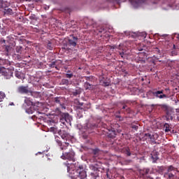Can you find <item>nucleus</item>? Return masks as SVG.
<instances>
[{
  "label": "nucleus",
  "instance_id": "obj_1",
  "mask_svg": "<svg viewBox=\"0 0 179 179\" xmlns=\"http://www.w3.org/2000/svg\"><path fill=\"white\" fill-rule=\"evenodd\" d=\"M78 40L79 38H78V36H75L74 35H70L68 38L67 43L64 47V50H67V51H69V50L75 48V47H76V45L78 44Z\"/></svg>",
  "mask_w": 179,
  "mask_h": 179
},
{
  "label": "nucleus",
  "instance_id": "obj_2",
  "mask_svg": "<svg viewBox=\"0 0 179 179\" xmlns=\"http://www.w3.org/2000/svg\"><path fill=\"white\" fill-rule=\"evenodd\" d=\"M56 114L57 115H60V122L65 125L66 122L67 124H69L71 122V120H72V117L69 115V113H62L59 108H56Z\"/></svg>",
  "mask_w": 179,
  "mask_h": 179
},
{
  "label": "nucleus",
  "instance_id": "obj_3",
  "mask_svg": "<svg viewBox=\"0 0 179 179\" xmlns=\"http://www.w3.org/2000/svg\"><path fill=\"white\" fill-rule=\"evenodd\" d=\"M14 71L15 68L13 66H10L7 69L0 68V73H1V75L4 76L6 79H10V78H13Z\"/></svg>",
  "mask_w": 179,
  "mask_h": 179
},
{
  "label": "nucleus",
  "instance_id": "obj_4",
  "mask_svg": "<svg viewBox=\"0 0 179 179\" xmlns=\"http://www.w3.org/2000/svg\"><path fill=\"white\" fill-rule=\"evenodd\" d=\"M55 141L59 148H60L61 150H66L68 149V147L69 146V143H62V141H61V138H59L58 136H55Z\"/></svg>",
  "mask_w": 179,
  "mask_h": 179
},
{
  "label": "nucleus",
  "instance_id": "obj_5",
  "mask_svg": "<svg viewBox=\"0 0 179 179\" xmlns=\"http://www.w3.org/2000/svg\"><path fill=\"white\" fill-rule=\"evenodd\" d=\"M53 103L56 104V106H59L61 108H64L65 110V99L61 96H57L53 99Z\"/></svg>",
  "mask_w": 179,
  "mask_h": 179
},
{
  "label": "nucleus",
  "instance_id": "obj_6",
  "mask_svg": "<svg viewBox=\"0 0 179 179\" xmlns=\"http://www.w3.org/2000/svg\"><path fill=\"white\" fill-rule=\"evenodd\" d=\"M75 157V152L73 151H70L69 152H63L62 155V159L64 160H73Z\"/></svg>",
  "mask_w": 179,
  "mask_h": 179
},
{
  "label": "nucleus",
  "instance_id": "obj_7",
  "mask_svg": "<svg viewBox=\"0 0 179 179\" xmlns=\"http://www.w3.org/2000/svg\"><path fill=\"white\" fill-rule=\"evenodd\" d=\"M149 173H150V169L144 168L139 170V176L141 178L145 179L149 176Z\"/></svg>",
  "mask_w": 179,
  "mask_h": 179
},
{
  "label": "nucleus",
  "instance_id": "obj_8",
  "mask_svg": "<svg viewBox=\"0 0 179 179\" xmlns=\"http://www.w3.org/2000/svg\"><path fill=\"white\" fill-rule=\"evenodd\" d=\"M58 134L64 141H68L71 138V135L66 130H60Z\"/></svg>",
  "mask_w": 179,
  "mask_h": 179
},
{
  "label": "nucleus",
  "instance_id": "obj_9",
  "mask_svg": "<svg viewBox=\"0 0 179 179\" xmlns=\"http://www.w3.org/2000/svg\"><path fill=\"white\" fill-rule=\"evenodd\" d=\"M0 65L1 67L0 68H4V69H6L8 68H10V62L8 59H4L0 57Z\"/></svg>",
  "mask_w": 179,
  "mask_h": 179
},
{
  "label": "nucleus",
  "instance_id": "obj_10",
  "mask_svg": "<svg viewBox=\"0 0 179 179\" xmlns=\"http://www.w3.org/2000/svg\"><path fill=\"white\" fill-rule=\"evenodd\" d=\"M17 90L21 94H29V93H31L30 90H29L28 87L20 86L18 87Z\"/></svg>",
  "mask_w": 179,
  "mask_h": 179
},
{
  "label": "nucleus",
  "instance_id": "obj_11",
  "mask_svg": "<svg viewBox=\"0 0 179 179\" xmlns=\"http://www.w3.org/2000/svg\"><path fill=\"white\" fill-rule=\"evenodd\" d=\"M151 159H152V163H156L159 160V152L154 150L151 152Z\"/></svg>",
  "mask_w": 179,
  "mask_h": 179
},
{
  "label": "nucleus",
  "instance_id": "obj_12",
  "mask_svg": "<svg viewBox=\"0 0 179 179\" xmlns=\"http://www.w3.org/2000/svg\"><path fill=\"white\" fill-rule=\"evenodd\" d=\"M110 3H120V2H124L125 0H107ZM139 3H145L146 0H137Z\"/></svg>",
  "mask_w": 179,
  "mask_h": 179
},
{
  "label": "nucleus",
  "instance_id": "obj_13",
  "mask_svg": "<svg viewBox=\"0 0 179 179\" xmlns=\"http://www.w3.org/2000/svg\"><path fill=\"white\" fill-rule=\"evenodd\" d=\"M153 94L155 97H158V99H164L167 97V95L163 94V91H157L154 92Z\"/></svg>",
  "mask_w": 179,
  "mask_h": 179
},
{
  "label": "nucleus",
  "instance_id": "obj_14",
  "mask_svg": "<svg viewBox=\"0 0 179 179\" xmlns=\"http://www.w3.org/2000/svg\"><path fill=\"white\" fill-rule=\"evenodd\" d=\"M77 173H78V178L85 179L86 178V177H87V175H86V171H80L79 169H78Z\"/></svg>",
  "mask_w": 179,
  "mask_h": 179
},
{
  "label": "nucleus",
  "instance_id": "obj_15",
  "mask_svg": "<svg viewBox=\"0 0 179 179\" xmlns=\"http://www.w3.org/2000/svg\"><path fill=\"white\" fill-rule=\"evenodd\" d=\"M4 15H7V16H10L12 15H15V12L13 11V10H12L10 8L6 7L4 8Z\"/></svg>",
  "mask_w": 179,
  "mask_h": 179
},
{
  "label": "nucleus",
  "instance_id": "obj_16",
  "mask_svg": "<svg viewBox=\"0 0 179 179\" xmlns=\"http://www.w3.org/2000/svg\"><path fill=\"white\" fill-rule=\"evenodd\" d=\"M3 48L6 54V55H9L10 51H12V47H10V45H3Z\"/></svg>",
  "mask_w": 179,
  "mask_h": 179
},
{
  "label": "nucleus",
  "instance_id": "obj_17",
  "mask_svg": "<svg viewBox=\"0 0 179 179\" xmlns=\"http://www.w3.org/2000/svg\"><path fill=\"white\" fill-rule=\"evenodd\" d=\"M148 136L150 137L151 142H155L159 138V135L157 134H150V136Z\"/></svg>",
  "mask_w": 179,
  "mask_h": 179
},
{
  "label": "nucleus",
  "instance_id": "obj_18",
  "mask_svg": "<svg viewBox=\"0 0 179 179\" xmlns=\"http://www.w3.org/2000/svg\"><path fill=\"white\" fill-rule=\"evenodd\" d=\"M91 179H99L100 178V176L97 172H91L90 173Z\"/></svg>",
  "mask_w": 179,
  "mask_h": 179
},
{
  "label": "nucleus",
  "instance_id": "obj_19",
  "mask_svg": "<svg viewBox=\"0 0 179 179\" xmlns=\"http://www.w3.org/2000/svg\"><path fill=\"white\" fill-rule=\"evenodd\" d=\"M116 136H117V132L115 130H112L108 133L109 138H111L112 139H114V138H115Z\"/></svg>",
  "mask_w": 179,
  "mask_h": 179
},
{
  "label": "nucleus",
  "instance_id": "obj_20",
  "mask_svg": "<svg viewBox=\"0 0 179 179\" xmlns=\"http://www.w3.org/2000/svg\"><path fill=\"white\" fill-rule=\"evenodd\" d=\"M27 114H33L34 113V106H31L29 108L26 109Z\"/></svg>",
  "mask_w": 179,
  "mask_h": 179
},
{
  "label": "nucleus",
  "instance_id": "obj_21",
  "mask_svg": "<svg viewBox=\"0 0 179 179\" xmlns=\"http://www.w3.org/2000/svg\"><path fill=\"white\" fill-rule=\"evenodd\" d=\"M164 129L165 132H170V131H171V127H170V124H169L168 123H165L164 124Z\"/></svg>",
  "mask_w": 179,
  "mask_h": 179
},
{
  "label": "nucleus",
  "instance_id": "obj_22",
  "mask_svg": "<svg viewBox=\"0 0 179 179\" xmlns=\"http://www.w3.org/2000/svg\"><path fill=\"white\" fill-rule=\"evenodd\" d=\"M86 128L87 129H94V128H96V124H92V123H87Z\"/></svg>",
  "mask_w": 179,
  "mask_h": 179
},
{
  "label": "nucleus",
  "instance_id": "obj_23",
  "mask_svg": "<svg viewBox=\"0 0 179 179\" xmlns=\"http://www.w3.org/2000/svg\"><path fill=\"white\" fill-rule=\"evenodd\" d=\"M158 173H159V174H162V173H164V171L166 170V166H158Z\"/></svg>",
  "mask_w": 179,
  "mask_h": 179
},
{
  "label": "nucleus",
  "instance_id": "obj_24",
  "mask_svg": "<svg viewBox=\"0 0 179 179\" xmlns=\"http://www.w3.org/2000/svg\"><path fill=\"white\" fill-rule=\"evenodd\" d=\"M5 97H6V95H5V92L0 91V103H1V101H3Z\"/></svg>",
  "mask_w": 179,
  "mask_h": 179
},
{
  "label": "nucleus",
  "instance_id": "obj_25",
  "mask_svg": "<svg viewBox=\"0 0 179 179\" xmlns=\"http://www.w3.org/2000/svg\"><path fill=\"white\" fill-rule=\"evenodd\" d=\"M92 85H90V83H89L88 82H85L84 83V87L86 89V90H90V89H92Z\"/></svg>",
  "mask_w": 179,
  "mask_h": 179
},
{
  "label": "nucleus",
  "instance_id": "obj_26",
  "mask_svg": "<svg viewBox=\"0 0 179 179\" xmlns=\"http://www.w3.org/2000/svg\"><path fill=\"white\" fill-rule=\"evenodd\" d=\"M166 120L169 121V120H173V115H171V112L167 111L166 112Z\"/></svg>",
  "mask_w": 179,
  "mask_h": 179
},
{
  "label": "nucleus",
  "instance_id": "obj_27",
  "mask_svg": "<svg viewBox=\"0 0 179 179\" xmlns=\"http://www.w3.org/2000/svg\"><path fill=\"white\" fill-rule=\"evenodd\" d=\"M75 103L77 104V106H79L78 108H80L81 110H83V108H81V107H83V104H84L83 103H80L78 100H76Z\"/></svg>",
  "mask_w": 179,
  "mask_h": 179
},
{
  "label": "nucleus",
  "instance_id": "obj_28",
  "mask_svg": "<svg viewBox=\"0 0 179 179\" xmlns=\"http://www.w3.org/2000/svg\"><path fill=\"white\" fill-rule=\"evenodd\" d=\"M47 48L48 50H52L54 49V46L52 45V43L50 41H48L47 44Z\"/></svg>",
  "mask_w": 179,
  "mask_h": 179
},
{
  "label": "nucleus",
  "instance_id": "obj_29",
  "mask_svg": "<svg viewBox=\"0 0 179 179\" xmlns=\"http://www.w3.org/2000/svg\"><path fill=\"white\" fill-rule=\"evenodd\" d=\"M48 65L50 68H55V66H57V61L51 62Z\"/></svg>",
  "mask_w": 179,
  "mask_h": 179
},
{
  "label": "nucleus",
  "instance_id": "obj_30",
  "mask_svg": "<svg viewBox=\"0 0 179 179\" xmlns=\"http://www.w3.org/2000/svg\"><path fill=\"white\" fill-rule=\"evenodd\" d=\"M15 76L16 78H17V79H22V73H20V71H16Z\"/></svg>",
  "mask_w": 179,
  "mask_h": 179
},
{
  "label": "nucleus",
  "instance_id": "obj_31",
  "mask_svg": "<svg viewBox=\"0 0 179 179\" xmlns=\"http://www.w3.org/2000/svg\"><path fill=\"white\" fill-rule=\"evenodd\" d=\"M149 136H150V134L149 133L145 134L143 137V141H148V139H150V137Z\"/></svg>",
  "mask_w": 179,
  "mask_h": 179
},
{
  "label": "nucleus",
  "instance_id": "obj_32",
  "mask_svg": "<svg viewBox=\"0 0 179 179\" xmlns=\"http://www.w3.org/2000/svg\"><path fill=\"white\" fill-rule=\"evenodd\" d=\"M50 132H53V134H57V132H58V129L55 127H53L50 128Z\"/></svg>",
  "mask_w": 179,
  "mask_h": 179
},
{
  "label": "nucleus",
  "instance_id": "obj_33",
  "mask_svg": "<svg viewBox=\"0 0 179 179\" xmlns=\"http://www.w3.org/2000/svg\"><path fill=\"white\" fill-rule=\"evenodd\" d=\"M175 170H176V168L173 166V165H171L168 166L167 172L170 173L171 171H175Z\"/></svg>",
  "mask_w": 179,
  "mask_h": 179
},
{
  "label": "nucleus",
  "instance_id": "obj_34",
  "mask_svg": "<svg viewBox=\"0 0 179 179\" xmlns=\"http://www.w3.org/2000/svg\"><path fill=\"white\" fill-rule=\"evenodd\" d=\"M165 176H168V177H169V179H173V178H174V174H173L172 173H169V172L166 173H165Z\"/></svg>",
  "mask_w": 179,
  "mask_h": 179
},
{
  "label": "nucleus",
  "instance_id": "obj_35",
  "mask_svg": "<svg viewBox=\"0 0 179 179\" xmlns=\"http://www.w3.org/2000/svg\"><path fill=\"white\" fill-rule=\"evenodd\" d=\"M16 52L20 54L22 52V46H17L15 48Z\"/></svg>",
  "mask_w": 179,
  "mask_h": 179
},
{
  "label": "nucleus",
  "instance_id": "obj_36",
  "mask_svg": "<svg viewBox=\"0 0 179 179\" xmlns=\"http://www.w3.org/2000/svg\"><path fill=\"white\" fill-rule=\"evenodd\" d=\"M124 153L127 155V156H131V150L129 148H126L124 150Z\"/></svg>",
  "mask_w": 179,
  "mask_h": 179
},
{
  "label": "nucleus",
  "instance_id": "obj_37",
  "mask_svg": "<svg viewBox=\"0 0 179 179\" xmlns=\"http://www.w3.org/2000/svg\"><path fill=\"white\" fill-rule=\"evenodd\" d=\"M129 2L131 5H133V6L138 5V1L136 0H129Z\"/></svg>",
  "mask_w": 179,
  "mask_h": 179
},
{
  "label": "nucleus",
  "instance_id": "obj_38",
  "mask_svg": "<svg viewBox=\"0 0 179 179\" xmlns=\"http://www.w3.org/2000/svg\"><path fill=\"white\" fill-rule=\"evenodd\" d=\"M62 83L63 85H69V80H66V79H63L62 80Z\"/></svg>",
  "mask_w": 179,
  "mask_h": 179
},
{
  "label": "nucleus",
  "instance_id": "obj_39",
  "mask_svg": "<svg viewBox=\"0 0 179 179\" xmlns=\"http://www.w3.org/2000/svg\"><path fill=\"white\" fill-rule=\"evenodd\" d=\"M99 149H94V150H92V153H93V155H94L95 156L97 155H99Z\"/></svg>",
  "mask_w": 179,
  "mask_h": 179
},
{
  "label": "nucleus",
  "instance_id": "obj_40",
  "mask_svg": "<svg viewBox=\"0 0 179 179\" xmlns=\"http://www.w3.org/2000/svg\"><path fill=\"white\" fill-rule=\"evenodd\" d=\"M78 94H80V91L79 90H76L73 92V95L74 96H78Z\"/></svg>",
  "mask_w": 179,
  "mask_h": 179
},
{
  "label": "nucleus",
  "instance_id": "obj_41",
  "mask_svg": "<svg viewBox=\"0 0 179 179\" xmlns=\"http://www.w3.org/2000/svg\"><path fill=\"white\" fill-rule=\"evenodd\" d=\"M131 128L135 131H138V128H139V127H138V125L131 124Z\"/></svg>",
  "mask_w": 179,
  "mask_h": 179
},
{
  "label": "nucleus",
  "instance_id": "obj_42",
  "mask_svg": "<svg viewBox=\"0 0 179 179\" xmlns=\"http://www.w3.org/2000/svg\"><path fill=\"white\" fill-rule=\"evenodd\" d=\"M73 76V74H69V73L66 74V78H68L69 79H71V78H72Z\"/></svg>",
  "mask_w": 179,
  "mask_h": 179
},
{
  "label": "nucleus",
  "instance_id": "obj_43",
  "mask_svg": "<svg viewBox=\"0 0 179 179\" xmlns=\"http://www.w3.org/2000/svg\"><path fill=\"white\" fill-rule=\"evenodd\" d=\"M0 43L1 44H3V45H5V44H6V40L1 39Z\"/></svg>",
  "mask_w": 179,
  "mask_h": 179
},
{
  "label": "nucleus",
  "instance_id": "obj_44",
  "mask_svg": "<svg viewBox=\"0 0 179 179\" xmlns=\"http://www.w3.org/2000/svg\"><path fill=\"white\" fill-rule=\"evenodd\" d=\"M125 164H129L130 163H132V160L128 159L124 161Z\"/></svg>",
  "mask_w": 179,
  "mask_h": 179
},
{
  "label": "nucleus",
  "instance_id": "obj_45",
  "mask_svg": "<svg viewBox=\"0 0 179 179\" xmlns=\"http://www.w3.org/2000/svg\"><path fill=\"white\" fill-rule=\"evenodd\" d=\"M77 170H79L80 171H84V170H83V166L80 165V166H78V169Z\"/></svg>",
  "mask_w": 179,
  "mask_h": 179
},
{
  "label": "nucleus",
  "instance_id": "obj_46",
  "mask_svg": "<svg viewBox=\"0 0 179 179\" xmlns=\"http://www.w3.org/2000/svg\"><path fill=\"white\" fill-rule=\"evenodd\" d=\"M104 86H110V82H103Z\"/></svg>",
  "mask_w": 179,
  "mask_h": 179
},
{
  "label": "nucleus",
  "instance_id": "obj_47",
  "mask_svg": "<svg viewBox=\"0 0 179 179\" xmlns=\"http://www.w3.org/2000/svg\"><path fill=\"white\" fill-rule=\"evenodd\" d=\"M99 31V33H106V31L104 30V29H101Z\"/></svg>",
  "mask_w": 179,
  "mask_h": 179
},
{
  "label": "nucleus",
  "instance_id": "obj_48",
  "mask_svg": "<svg viewBox=\"0 0 179 179\" xmlns=\"http://www.w3.org/2000/svg\"><path fill=\"white\" fill-rule=\"evenodd\" d=\"M174 37H176L178 40H179V34H175Z\"/></svg>",
  "mask_w": 179,
  "mask_h": 179
},
{
  "label": "nucleus",
  "instance_id": "obj_49",
  "mask_svg": "<svg viewBox=\"0 0 179 179\" xmlns=\"http://www.w3.org/2000/svg\"><path fill=\"white\" fill-rule=\"evenodd\" d=\"M127 113H129L131 111V109L129 108H127L126 109Z\"/></svg>",
  "mask_w": 179,
  "mask_h": 179
},
{
  "label": "nucleus",
  "instance_id": "obj_50",
  "mask_svg": "<svg viewBox=\"0 0 179 179\" xmlns=\"http://www.w3.org/2000/svg\"><path fill=\"white\" fill-rule=\"evenodd\" d=\"M106 177H107L108 179H111V178H110V175H108V173H106Z\"/></svg>",
  "mask_w": 179,
  "mask_h": 179
},
{
  "label": "nucleus",
  "instance_id": "obj_51",
  "mask_svg": "<svg viewBox=\"0 0 179 179\" xmlns=\"http://www.w3.org/2000/svg\"><path fill=\"white\" fill-rule=\"evenodd\" d=\"M125 108H127V106L126 105H124L122 108V110H125Z\"/></svg>",
  "mask_w": 179,
  "mask_h": 179
},
{
  "label": "nucleus",
  "instance_id": "obj_52",
  "mask_svg": "<svg viewBox=\"0 0 179 179\" xmlns=\"http://www.w3.org/2000/svg\"><path fill=\"white\" fill-rule=\"evenodd\" d=\"M66 167H67V171L69 172V164H67Z\"/></svg>",
  "mask_w": 179,
  "mask_h": 179
},
{
  "label": "nucleus",
  "instance_id": "obj_53",
  "mask_svg": "<svg viewBox=\"0 0 179 179\" xmlns=\"http://www.w3.org/2000/svg\"><path fill=\"white\" fill-rule=\"evenodd\" d=\"M9 106H15V103H13V102H11L9 103Z\"/></svg>",
  "mask_w": 179,
  "mask_h": 179
},
{
  "label": "nucleus",
  "instance_id": "obj_54",
  "mask_svg": "<svg viewBox=\"0 0 179 179\" xmlns=\"http://www.w3.org/2000/svg\"><path fill=\"white\" fill-rule=\"evenodd\" d=\"M36 118V115L32 116V119L34 120Z\"/></svg>",
  "mask_w": 179,
  "mask_h": 179
},
{
  "label": "nucleus",
  "instance_id": "obj_55",
  "mask_svg": "<svg viewBox=\"0 0 179 179\" xmlns=\"http://www.w3.org/2000/svg\"><path fill=\"white\" fill-rule=\"evenodd\" d=\"M29 18L30 19H34V16H31Z\"/></svg>",
  "mask_w": 179,
  "mask_h": 179
},
{
  "label": "nucleus",
  "instance_id": "obj_56",
  "mask_svg": "<svg viewBox=\"0 0 179 179\" xmlns=\"http://www.w3.org/2000/svg\"><path fill=\"white\" fill-rule=\"evenodd\" d=\"M89 79H90V77H86V80H89Z\"/></svg>",
  "mask_w": 179,
  "mask_h": 179
},
{
  "label": "nucleus",
  "instance_id": "obj_57",
  "mask_svg": "<svg viewBox=\"0 0 179 179\" xmlns=\"http://www.w3.org/2000/svg\"><path fill=\"white\" fill-rule=\"evenodd\" d=\"M144 38H146V34H143Z\"/></svg>",
  "mask_w": 179,
  "mask_h": 179
},
{
  "label": "nucleus",
  "instance_id": "obj_58",
  "mask_svg": "<svg viewBox=\"0 0 179 179\" xmlns=\"http://www.w3.org/2000/svg\"><path fill=\"white\" fill-rule=\"evenodd\" d=\"M176 113H179V109H176Z\"/></svg>",
  "mask_w": 179,
  "mask_h": 179
},
{
  "label": "nucleus",
  "instance_id": "obj_59",
  "mask_svg": "<svg viewBox=\"0 0 179 179\" xmlns=\"http://www.w3.org/2000/svg\"><path fill=\"white\" fill-rule=\"evenodd\" d=\"M55 68L56 69H58V67L57 66V65L55 66Z\"/></svg>",
  "mask_w": 179,
  "mask_h": 179
},
{
  "label": "nucleus",
  "instance_id": "obj_60",
  "mask_svg": "<svg viewBox=\"0 0 179 179\" xmlns=\"http://www.w3.org/2000/svg\"><path fill=\"white\" fill-rule=\"evenodd\" d=\"M173 48H176V45H173Z\"/></svg>",
  "mask_w": 179,
  "mask_h": 179
},
{
  "label": "nucleus",
  "instance_id": "obj_61",
  "mask_svg": "<svg viewBox=\"0 0 179 179\" xmlns=\"http://www.w3.org/2000/svg\"><path fill=\"white\" fill-rule=\"evenodd\" d=\"M139 51H142V49L138 50Z\"/></svg>",
  "mask_w": 179,
  "mask_h": 179
},
{
  "label": "nucleus",
  "instance_id": "obj_62",
  "mask_svg": "<svg viewBox=\"0 0 179 179\" xmlns=\"http://www.w3.org/2000/svg\"><path fill=\"white\" fill-rule=\"evenodd\" d=\"M3 34H5V32H3Z\"/></svg>",
  "mask_w": 179,
  "mask_h": 179
},
{
  "label": "nucleus",
  "instance_id": "obj_63",
  "mask_svg": "<svg viewBox=\"0 0 179 179\" xmlns=\"http://www.w3.org/2000/svg\"><path fill=\"white\" fill-rule=\"evenodd\" d=\"M0 29H1V26H0Z\"/></svg>",
  "mask_w": 179,
  "mask_h": 179
}]
</instances>
